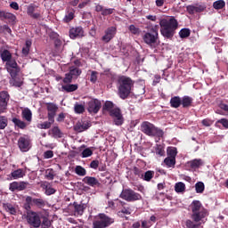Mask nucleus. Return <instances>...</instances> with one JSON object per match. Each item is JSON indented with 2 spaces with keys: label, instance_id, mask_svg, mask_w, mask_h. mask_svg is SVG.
Listing matches in <instances>:
<instances>
[{
  "label": "nucleus",
  "instance_id": "obj_44",
  "mask_svg": "<svg viewBox=\"0 0 228 228\" xmlns=\"http://www.w3.org/2000/svg\"><path fill=\"white\" fill-rule=\"evenodd\" d=\"M54 122L53 121H45L44 123H39L37 124V128L38 129H51V126H53Z\"/></svg>",
  "mask_w": 228,
  "mask_h": 228
},
{
  "label": "nucleus",
  "instance_id": "obj_57",
  "mask_svg": "<svg viewBox=\"0 0 228 228\" xmlns=\"http://www.w3.org/2000/svg\"><path fill=\"white\" fill-rule=\"evenodd\" d=\"M73 76L72 75H70L69 73H66L65 74V77L63 78V83L65 84V85H69V84H70V83H72V79H73Z\"/></svg>",
  "mask_w": 228,
  "mask_h": 228
},
{
  "label": "nucleus",
  "instance_id": "obj_14",
  "mask_svg": "<svg viewBox=\"0 0 228 228\" xmlns=\"http://www.w3.org/2000/svg\"><path fill=\"white\" fill-rule=\"evenodd\" d=\"M117 35V27H109L105 29L104 35L102 37V42L104 44H110V41L115 38Z\"/></svg>",
  "mask_w": 228,
  "mask_h": 228
},
{
  "label": "nucleus",
  "instance_id": "obj_17",
  "mask_svg": "<svg viewBox=\"0 0 228 228\" xmlns=\"http://www.w3.org/2000/svg\"><path fill=\"white\" fill-rule=\"evenodd\" d=\"M46 110L48 111L47 117L50 122H54V118L58 112V105L53 102L46 103Z\"/></svg>",
  "mask_w": 228,
  "mask_h": 228
},
{
  "label": "nucleus",
  "instance_id": "obj_4",
  "mask_svg": "<svg viewBox=\"0 0 228 228\" xmlns=\"http://www.w3.org/2000/svg\"><path fill=\"white\" fill-rule=\"evenodd\" d=\"M160 33L165 38L172 39L175 35V29L179 26V22L175 18L171 17L169 20L162 19L159 21Z\"/></svg>",
  "mask_w": 228,
  "mask_h": 228
},
{
  "label": "nucleus",
  "instance_id": "obj_47",
  "mask_svg": "<svg viewBox=\"0 0 228 228\" xmlns=\"http://www.w3.org/2000/svg\"><path fill=\"white\" fill-rule=\"evenodd\" d=\"M75 173L77 175H80L81 177H84V175H86V169L81 166H77L75 167Z\"/></svg>",
  "mask_w": 228,
  "mask_h": 228
},
{
  "label": "nucleus",
  "instance_id": "obj_35",
  "mask_svg": "<svg viewBox=\"0 0 228 228\" xmlns=\"http://www.w3.org/2000/svg\"><path fill=\"white\" fill-rule=\"evenodd\" d=\"M164 163L167 168H175V159L171 157H167L164 159Z\"/></svg>",
  "mask_w": 228,
  "mask_h": 228
},
{
  "label": "nucleus",
  "instance_id": "obj_54",
  "mask_svg": "<svg viewBox=\"0 0 228 228\" xmlns=\"http://www.w3.org/2000/svg\"><path fill=\"white\" fill-rule=\"evenodd\" d=\"M94 154V151L90 148L85 149L81 153V158H90Z\"/></svg>",
  "mask_w": 228,
  "mask_h": 228
},
{
  "label": "nucleus",
  "instance_id": "obj_46",
  "mask_svg": "<svg viewBox=\"0 0 228 228\" xmlns=\"http://www.w3.org/2000/svg\"><path fill=\"white\" fill-rule=\"evenodd\" d=\"M190 35H191V31L190 30V28H182L179 31L180 38H188V37H190Z\"/></svg>",
  "mask_w": 228,
  "mask_h": 228
},
{
  "label": "nucleus",
  "instance_id": "obj_25",
  "mask_svg": "<svg viewBox=\"0 0 228 228\" xmlns=\"http://www.w3.org/2000/svg\"><path fill=\"white\" fill-rule=\"evenodd\" d=\"M204 165V162L201 159H195L187 162V167L191 170H197V168H200Z\"/></svg>",
  "mask_w": 228,
  "mask_h": 228
},
{
  "label": "nucleus",
  "instance_id": "obj_52",
  "mask_svg": "<svg viewBox=\"0 0 228 228\" xmlns=\"http://www.w3.org/2000/svg\"><path fill=\"white\" fill-rule=\"evenodd\" d=\"M54 175H56L54 174V169L53 168L46 169L45 179H48L49 181H53V179H54Z\"/></svg>",
  "mask_w": 228,
  "mask_h": 228
},
{
  "label": "nucleus",
  "instance_id": "obj_45",
  "mask_svg": "<svg viewBox=\"0 0 228 228\" xmlns=\"http://www.w3.org/2000/svg\"><path fill=\"white\" fill-rule=\"evenodd\" d=\"M51 133H52L53 138H61V136H62L61 130H60V127H58V126H53L51 129Z\"/></svg>",
  "mask_w": 228,
  "mask_h": 228
},
{
  "label": "nucleus",
  "instance_id": "obj_38",
  "mask_svg": "<svg viewBox=\"0 0 228 228\" xmlns=\"http://www.w3.org/2000/svg\"><path fill=\"white\" fill-rule=\"evenodd\" d=\"M153 177H154V171L148 170L145 173H142V177L141 179H143V181L150 183V181H151Z\"/></svg>",
  "mask_w": 228,
  "mask_h": 228
},
{
  "label": "nucleus",
  "instance_id": "obj_18",
  "mask_svg": "<svg viewBox=\"0 0 228 228\" xmlns=\"http://www.w3.org/2000/svg\"><path fill=\"white\" fill-rule=\"evenodd\" d=\"M83 37H85L83 27H76L69 29V38L72 40H76V38H83Z\"/></svg>",
  "mask_w": 228,
  "mask_h": 228
},
{
  "label": "nucleus",
  "instance_id": "obj_63",
  "mask_svg": "<svg viewBox=\"0 0 228 228\" xmlns=\"http://www.w3.org/2000/svg\"><path fill=\"white\" fill-rule=\"evenodd\" d=\"M217 122H218V124H222V126H224L225 129H228V119L227 118H221Z\"/></svg>",
  "mask_w": 228,
  "mask_h": 228
},
{
  "label": "nucleus",
  "instance_id": "obj_7",
  "mask_svg": "<svg viewBox=\"0 0 228 228\" xmlns=\"http://www.w3.org/2000/svg\"><path fill=\"white\" fill-rule=\"evenodd\" d=\"M115 224V219L104 213L98 214L93 221V228H108Z\"/></svg>",
  "mask_w": 228,
  "mask_h": 228
},
{
  "label": "nucleus",
  "instance_id": "obj_6",
  "mask_svg": "<svg viewBox=\"0 0 228 228\" xmlns=\"http://www.w3.org/2000/svg\"><path fill=\"white\" fill-rule=\"evenodd\" d=\"M146 29L142 31V40L146 45L153 49L158 45V39L159 38L158 27H147Z\"/></svg>",
  "mask_w": 228,
  "mask_h": 228
},
{
  "label": "nucleus",
  "instance_id": "obj_42",
  "mask_svg": "<svg viewBox=\"0 0 228 228\" xmlns=\"http://www.w3.org/2000/svg\"><path fill=\"white\" fill-rule=\"evenodd\" d=\"M81 73H82L81 69L79 68H76V67H71L69 69V74L70 76H72L73 77H78V76H81Z\"/></svg>",
  "mask_w": 228,
  "mask_h": 228
},
{
  "label": "nucleus",
  "instance_id": "obj_32",
  "mask_svg": "<svg viewBox=\"0 0 228 228\" xmlns=\"http://www.w3.org/2000/svg\"><path fill=\"white\" fill-rule=\"evenodd\" d=\"M32 42L30 39H28L25 42V46L22 47L21 53L23 54V56H28V54H29V51L31 49V45H32Z\"/></svg>",
  "mask_w": 228,
  "mask_h": 228
},
{
  "label": "nucleus",
  "instance_id": "obj_36",
  "mask_svg": "<svg viewBox=\"0 0 228 228\" xmlns=\"http://www.w3.org/2000/svg\"><path fill=\"white\" fill-rule=\"evenodd\" d=\"M201 224L200 222H195L191 219H187L185 221V226L186 228H200Z\"/></svg>",
  "mask_w": 228,
  "mask_h": 228
},
{
  "label": "nucleus",
  "instance_id": "obj_37",
  "mask_svg": "<svg viewBox=\"0 0 228 228\" xmlns=\"http://www.w3.org/2000/svg\"><path fill=\"white\" fill-rule=\"evenodd\" d=\"M185 191H186V184H184V183L179 182L175 183V191H176V193H183Z\"/></svg>",
  "mask_w": 228,
  "mask_h": 228
},
{
  "label": "nucleus",
  "instance_id": "obj_33",
  "mask_svg": "<svg viewBox=\"0 0 228 228\" xmlns=\"http://www.w3.org/2000/svg\"><path fill=\"white\" fill-rule=\"evenodd\" d=\"M103 111H108L109 114L115 110V104L112 102L107 101L105 102L103 107H102Z\"/></svg>",
  "mask_w": 228,
  "mask_h": 228
},
{
  "label": "nucleus",
  "instance_id": "obj_53",
  "mask_svg": "<svg viewBox=\"0 0 228 228\" xmlns=\"http://www.w3.org/2000/svg\"><path fill=\"white\" fill-rule=\"evenodd\" d=\"M155 152L158 156H165V148L161 144H157Z\"/></svg>",
  "mask_w": 228,
  "mask_h": 228
},
{
  "label": "nucleus",
  "instance_id": "obj_60",
  "mask_svg": "<svg viewBox=\"0 0 228 228\" xmlns=\"http://www.w3.org/2000/svg\"><path fill=\"white\" fill-rule=\"evenodd\" d=\"M56 193V190L51 186L45 187V195H54Z\"/></svg>",
  "mask_w": 228,
  "mask_h": 228
},
{
  "label": "nucleus",
  "instance_id": "obj_64",
  "mask_svg": "<svg viewBox=\"0 0 228 228\" xmlns=\"http://www.w3.org/2000/svg\"><path fill=\"white\" fill-rule=\"evenodd\" d=\"M152 225V224L151 223V221H142V224L141 227L142 228H150Z\"/></svg>",
  "mask_w": 228,
  "mask_h": 228
},
{
  "label": "nucleus",
  "instance_id": "obj_5",
  "mask_svg": "<svg viewBox=\"0 0 228 228\" xmlns=\"http://www.w3.org/2000/svg\"><path fill=\"white\" fill-rule=\"evenodd\" d=\"M191 209V218L193 222H202L208 216V210L204 208L199 200H193L190 206Z\"/></svg>",
  "mask_w": 228,
  "mask_h": 228
},
{
  "label": "nucleus",
  "instance_id": "obj_9",
  "mask_svg": "<svg viewBox=\"0 0 228 228\" xmlns=\"http://www.w3.org/2000/svg\"><path fill=\"white\" fill-rule=\"evenodd\" d=\"M119 198L126 200V202H136V200H142L143 199L142 194L134 191L133 189H123Z\"/></svg>",
  "mask_w": 228,
  "mask_h": 228
},
{
  "label": "nucleus",
  "instance_id": "obj_29",
  "mask_svg": "<svg viewBox=\"0 0 228 228\" xmlns=\"http://www.w3.org/2000/svg\"><path fill=\"white\" fill-rule=\"evenodd\" d=\"M169 104L171 108H180L181 107V97L180 96H174L170 99Z\"/></svg>",
  "mask_w": 228,
  "mask_h": 228
},
{
  "label": "nucleus",
  "instance_id": "obj_21",
  "mask_svg": "<svg viewBox=\"0 0 228 228\" xmlns=\"http://www.w3.org/2000/svg\"><path fill=\"white\" fill-rule=\"evenodd\" d=\"M82 181L85 183V184H87V186H91L92 188H95V186H101L99 180L94 176H86Z\"/></svg>",
  "mask_w": 228,
  "mask_h": 228
},
{
  "label": "nucleus",
  "instance_id": "obj_24",
  "mask_svg": "<svg viewBox=\"0 0 228 228\" xmlns=\"http://www.w3.org/2000/svg\"><path fill=\"white\" fill-rule=\"evenodd\" d=\"M76 15V11L70 7L66 9V14L62 20L65 24H69V22H71L74 20V17Z\"/></svg>",
  "mask_w": 228,
  "mask_h": 228
},
{
  "label": "nucleus",
  "instance_id": "obj_10",
  "mask_svg": "<svg viewBox=\"0 0 228 228\" xmlns=\"http://www.w3.org/2000/svg\"><path fill=\"white\" fill-rule=\"evenodd\" d=\"M109 115L113 119L115 126H122V124H124V115H122L120 108H114Z\"/></svg>",
  "mask_w": 228,
  "mask_h": 228
},
{
  "label": "nucleus",
  "instance_id": "obj_30",
  "mask_svg": "<svg viewBox=\"0 0 228 228\" xmlns=\"http://www.w3.org/2000/svg\"><path fill=\"white\" fill-rule=\"evenodd\" d=\"M77 88V84H67L65 86H62V90H64V92H67L68 94H70V92H76Z\"/></svg>",
  "mask_w": 228,
  "mask_h": 228
},
{
  "label": "nucleus",
  "instance_id": "obj_20",
  "mask_svg": "<svg viewBox=\"0 0 228 228\" xmlns=\"http://www.w3.org/2000/svg\"><path fill=\"white\" fill-rule=\"evenodd\" d=\"M92 126V124L88 121H78L74 126V130L77 131V133H83V131H86L87 129H90Z\"/></svg>",
  "mask_w": 228,
  "mask_h": 228
},
{
  "label": "nucleus",
  "instance_id": "obj_43",
  "mask_svg": "<svg viewBox=\"0 0 228 228\" xmlns=\"http://www.w3.org/2000/svg\"><path fill=\"white\" fill-rule=\"evenodd\" d=\"M120 204L122 206L121 211L119 213H123V215H131L132 210L130 207H126V203L124 201H120Z\"/></svg>",
  "mask_w": 228,
  "mask_h": 228
},
{
  "label": "nucleus",
  "instance_id": "obj_55",
  "mask_svg": "<svg viewBox=\"0 0 228 228\" xmlns=\"http://www.w3.org/2000/svg\"><path fill=\"white\" fill-rule=\"evenodd\" d=\"M134 175H137V177H140V179H142V177H143V170H142L141 168L134 167L133 169Z\"/></svg>",
  "mask_w": 228,
  "mask_h": 228
},
{
  "label": "nucleus",
  "instance_id": "obj_12",
  "mask_svg": "<svg viewBox=\"0 0 228 228\" xmlns=\"http://www.w3.org/2000/svg\"><path fill=\"white\" fill-rule=\"evenodd\" d=\"M18 147L21 152H28L31 149V140L28 135L20 136L18 139Z\"/></svg>",
  "mask_w": 228,
  "mask_h": 228
},
{
  "label": "nucleus",
  "instance_id": "obj_3",
  "mask_svg": "<svg viewBox=\"0 0 228 228\" xmlns=\"http://www.w3.org/2000/svg\"><path fill=\"white\" fill-rule=\"evenodd\" d=\"M0 56L3 61H5V67L7 72H9L11 77L15 79L17 76H19V72H20V68H19V64H17V61L13 59L12 56V53L9 50H4Z\"/></svg>",
  "mask_w": 228,
  "mask_h": 228
},
{
  "label": "nucleus",
  "instance_id": "obj_16",
  "mask_svg": "<svg viewBox=\"0 0 228 228\" xmlns=\"http://www.w3.org/2000/svg\"><path fill=\"white\" fill-rule=\"evenodd\" d=\"M28 186H29L28 182H12L9 184V190L10 191H24Z\"/></svg>",
  "mask_w": 228,
  "mask_h": 228
},
{
  "label": "nucleus",
  "instance_id": "obj_8",
  "mask_svg": "<svg viewBox=\"0 0 228 228\" xmlns=\"http://www.w3.org/2000/svg\"><path fill=\"white\" fill-rule=\"evenodd\" d=\"M141 129L144 134H147V136H159V138H161L164 134L163 130L156 127L149 121L142 122Z\"/></svg>",
  "mask_w": 228,
  "mask_h": 228
},
{
  "label": "nucleus",
  "instance_id": "obj_59",
  "mask_svg": "<svg viewBox=\"0 0 228 228\" xmlns=\"http://www.w3.org/2000/svg\"><path fill=\"white\" fill-rule=\"evenodd\" d=\"M129 31L133 35H140V28H136V26H134V25H130L129 26Z\"/></svg>",
  "mask_w": 228,
  "mask_h": 228
},
{
  "label": "nucleus",
  "instance_id": "obj_11",
  "mask_svg": "<svg viewBox=\"0 0 228 228\" xmlns=\"http://www.w3.org/2000/svg\"><path fill=\"white\" fill-rule=\"evenodd\" d=\"M27 15L34 20L42 19V12L35 4H31L27 7Z\"/></svg>",
  "mask_w": 228,
  "mask_h": 228
},
{
  "label": "nucleus",
  "instance_id": "obj_50",
  "mask_svg": "<svg viewBox=\"0 0 228 228\" xmlns=\"http://www.w3.org/2000/svg\"><path fill=\"white\" fill-rule=\"evenodd\" d=\"M205 188H206V186L204 185V183H202V182H198L195 184L196 193H204Z\"/></svg>",
  "mask_w": 228,
  "mask_h": 228
},
{
  "label": "nucleus",
  "instance_id": "obj_58",
  "mask_svg": "<svg viewBox=\"0 0 228 228\" xmlns=\"http://www.w3.org/2000/svg\"><path fill=\"white\" fill-rule=\"evenodd\" d=\"M114 12H115V9H113V8H109V9L103 8V11H102V15L103 17H106V16H108V15L113 14Z\"/></svg>",
  "mask_w": 228,
  "mask_h": 228
},
{
  "label": "nucleus",
  "instance_id": "obj_26",
  "mask_svg": "<svg viewBox=\"0 0 228 228\" xmlns=\"http://www.w3.org/2000/svg\"><path fill=\"white\" fill-rule=\"evenodd\" d=\"M0 19H2V20H7L10 22H15V20L17 19V17L12 12L0 11Z\"/></svg>",
  "mask_w": 228,
  "mask_h": 228
},
{
  "label": "nucleus",
  "instance_id": "obj_1",
  "mask_svg": "<svg viewBox=\"0 0 228 228\" xmlns=\"http://www.w3.org/2000/svg\"><path fill=\"white\" fill-rule=\"evenodd\" d=\"M27 223L30 228H50L51 221L49 217L42 213L29 211L27 212Z\"/></svg>",
  "mask_w": 228,
  "mask_h": 228
},
{
  "label": "nucleus",
  "instance_id": "obj_31",
  "mask_svg": "<svg viewBox=\"0 0 228 228\" xmlns=\"http://www.w3.org/2000/svg\"><path fill=\"white\" fill-rule=\"evenodd\" d=\"M32 205L42 209V208H45V200L42 198H39V199L32 198Z\"/></svg>",
  "mask_w": 228,
  "mask_h": 228
},
{
  "label": "nucleus",
  "instance_id": "obj_39",
  "mask_svg": "<svg viewBox=\"0 0 228 228\" xmlns=\"http://www.w3.org/2000/svg\"><path fill=\"white\" fill-rule=\"evenodd\" d=\"M4 208L7 213H10V215H17V209L14 208L13 205L10 203H4Z\"/></svg>",
  "mask_w": 228,
  "mask_h": 228
},
{
  "label": "nucleus",
  "instance_id": "obj_19",
  "mask_svg": "<svg viewBox=\"0 0 228 228\" xmlns=\"http://www.w3.org/2000/svg\"><path fill=\"white\" fill-rule=\"evenodd\" d=\"M26 175V171L23 168H18L9 175V177L7 178V181H13L17 179H22Z\"/></svg>",
  "mask_w": 228,
  "mask_h": 228
},
{
  "label": "nucleus",
  "instance_id": "obj_56",
  "mask_svg": "<svg viewBox=\"0 0 228 228\" xmlns=\"http://www.w3.org/2000/svg\"><path fill=\"white\" fill-rule=\"evenodd\" d=\"M0 33H8L12 35V28L8 25L0 26Z\"/></svg>",
  "mask_w": 228,
  "mask_h": 228
},
{
  "label": "nucleus",
  "instance_id": "obj_27",
  "mask_svg": "<svg viewBox=\"0 0 228 228\" xmlns=\"http://www.w3.org/2000/svg\"><path fill=\"white\" fill-rule=\"evenodd\" d=\"M191 104H193V98L188 95H184L181 98V106L183 108H191Z\"/></svg>",
  "mask_w": 228,
  "mask_h": 228
},
{
  "label": "nucleus",
  "instance_id": "obj_48",
  "mask_svg": "<svg viewBox=\"0 0 228 228\" xmlns=\"http://www.w3.org/2000/svg\"><path fill=\"white\" fill-rule=\"evenodd\" d=\"M8 127V118L0 115V129H6Z\"/></svg>",
  "mask_w": 228,
  "mask_h": 228
},
{
  "label": "nucleus",
  "instance_id": "obj_2",
  "mask_svg": "<svg viewBox=\"0 0 228 228\" xmlns=\"http://www.w3.org/2000/svg\"><path fill=\"white\" fill-rule=\"evenodd\" d=\"M134 88V81L129 77L121 76L118 79V94L120 99L126 101Z\"/></svg>",
  "mask_w": 228,
  "mask_h": 228
},
{
  "label": "nucleus",
  "instance_id": "obj_49",
  "mask_svg": "<svg viewBox=\"0 0 228 228\" xmlns=\"http://www.w3.org/2000/svg\"><path fill=\"white\" fill-rule=\"evenodd\" d=\"M25 202L24 208L27 211H29V209H31V206H33V198L31 196H27Z\"/></svg>",
  "mask_w": 228,
  "mask_h": 228
},
{
  "label": "nucleus",
  "instance_id": "obj_22",
  "mask_svg": "<svg viewBox=\"0 0 228 228\" xmlns=\"http://www.w3.org/2000/svg\"><path fill=\"white\" fill-rule=\"evenodd\" d=\"M186 10L190 15H193L195 13H202L206 10V7L203 5H187Z\"/></svg>",
  "mask_w": 228,
  "mask_h": 228
},
{
  "label": "nucleus",
  "instance_id": "obj_61",
  "mask_svg": "<svg viewBox=\"0 0 228 228\" xmlns=\"http://www.w3.org/2000/svg\"><path fill=\"white\" fill-rule=\"evenodd\" d=\"M54 157V152L51 150L45 151L44 158L45 159H51V158Z\"/></svg>",
  "mask_w": 228,
  "mask_h": 228
},
{
  "label": "nucleus",
  "instance_id": "obj_62",
  "mask_svg": "<svg viewBox=\"0 0 228 228\" xmlns=\"http://www.w3.org/2000/svg\"><path fill=\"white\" fill-rule=\"evenodd\" d=\"M98 74H99V72H97V71H92L91 72V77H90L91 83H97Z\"/></svg>",
  "mask_w": 228,
  "mask_h": 228
},
{
  "label": "nucleus",
  "instance_id": "obj_13",
  "mask_svg": "<svg viewBox=\"0 0 228 228\" xmlns=\"http://www.w3.org/2000/svg\"><path fill=\"white\" fill-rule=\"evenodd\" d=\"M101 108H102V103L98 99H91L87 102V111L89 113H94L95 115L99 113Z\"/></svg>",
  "mask_w": 228,
  "mask_h": 228
},
{
  "label": "nucleus",
  "instance_id": "obj_15",
  "mask_svg": "<svg viewBox=\"0 0 228 228\" xmlns=\"http://www.w3.org/2000/svg\"><path fill=\"white\" fill-rule=\"evenodd\" d=\"M10 94H8V91L0 92V113H4L8 110Z\"/></svg>",
  "mask_w": 228,
  "mask_h": 228
},
{
  "label": "nucleus",
  "instance_id": "obj_28",
  "mask_svg": "<svg viewBox=\"0 0 228 228\" xmlns=\"http://www.w3.org/2000/svg\"><path fill=\"white\" fill-rule=\"evenodd\" d=\"M21 117L27 122H31V120H33V112H31V110H29V108H25L21 111Z\"/></svg>",
  "mask_w": 228,
  "mask_h": 228
},
{
  "label": "nucleus",
  "instance_id": "obj_41",
  "mask_svg": "<svg viewBox=\"0 0 228 228\" xmlns=\"http://www.w3.org/2000/svg\"><path fill=\"white\" fill-rule=\"evenodd\" d=\"M213 8L215 10H223V8H225V1L224 0H217L213 3Z\"/></svg>",
  "mask_w": 228,
  "mask_h": 228
},
{
  "label": "nucleus",
  "instance_id": "obj_34",
  "mask_svg": "<svg viewBox=\"0 0 228 228\" xmlns=\"http://www.w3.org/2000/svg\"><path fill=\"white\" fill-rule=\"evenodd\" d=\"M12 121L14 123V126H16L20 129H26V127H28V124H26V122L17 118H13Z\"/></svg>",
  "mask_w": 228,
  "mask_h": 228
},
{
  "label": "nucleus",
  "instance_id": "obj_23",
  "mask_svg": "<svg viewBox=\"0 0 228 228\" xmlns=\"http://www.w3.org/2000/svg\"><path fill=\"white\" fill-rule=\"evenodd\" d=\"M73 208L75 216H83V213H85V209H86V205L74 202Z\"/></svg>",
  "mask_w": 228,
  "mask_h": 228
},
{
  "label": "nucleus",
  "instance_id": "obj_51",
  "mask_svg": "<svg viewBox=\"0 0 228 228\" xmlns=\"http://www.w3.org/2000/svg\"><path fill=\"white\" fill-rule=\"evenodd\" d=\"M74 111H75V113L78 114V115L85 113V105L76 103L74 106Z\"/></svg>",
  "mask_w": 228,
  "mask_h": 228
},
{
  "label": "nucleus",
  "instance_id": "obj_40",
  "mask_svg": "<svg viewBox=\"0 0 228 228\" xmlns=\"http://www.w3.org/2000/svg\"><path fill=\"white\" fill-rule=\"evenodd\" d=\"M167 158H173L175 159V157L177 156V148L167 147Z\"/></svg>",
  "mask_w": 228,
  "mask_h": 228
}]
</instances>
